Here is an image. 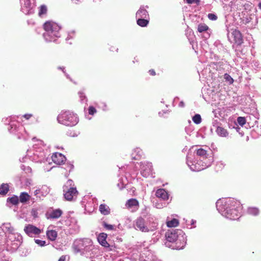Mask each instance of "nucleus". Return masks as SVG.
I'll return each instance as SVG.
<instances>
[{
  "label": "nucleus",
  "instance_id": "nucleus-1",
  "mask_svg": "<svg viewBox=\"0 0 261 261\" xmlns=\"http://www.w3.org/2000/svg\"><path fill=\"white\" fill-rule=\"evenodd\" d=\"M43 29L45 31L43 34L45 40L48 42L52 41L56 42L57 40L56 38L60 37V27L56 22L47 21L44 23Z\"/></svg>",
  "mask_w": 261,
  "mask_h": 261
},
{
  "label": "nucleus",
  "instance_id": "nucleus-2",
  "mask_svg": "<svg viewBox=\"0 0 261 261\" xmlns=\"http://www.w3.org/2000/svg\"><path fill=\"white\" fill-rule=\"evenodd\" d=\"M228 204L229 207L225 210V216L230 220H237L240 217L242 210V205L241 203L234 199H230Z\"/></svg>",
  "mask_w": 261,
  "mask_h": 261
},
{
  "label": "nucleus",
  "instance_id": "nucleus-3",
  "mask_svg": "<svg viewBox=\"0 0 261 261\" xmlns=\"http://www.w3.org/2000/svg\"><path fill=\"white\" fill-rule=\"evenodd\" d=\"M64 196L67 201L75 199L79 194L72 180L69 179L63 186Z\"/></svg>",
  "mask_w": 261,
  "mask_h": 261
},
{
  "label": "nucleus",
  "instance_id": "nucleus-4",
  "mask_svg": "<svg viewBox=\"0 0 261 261\" xmlns=\"http://www.w3.org/2000/svg\"><path fill=\"white\" fill-rule=\"evenodd\" d=\"M57 119L59 123L67 126H73L77 122L76 115L69 111L62 112Z\"/></svg>",
  "mask_w": 261,
  "mask_h": 261
},
{
  "label": "nucleus",
  "instance_id": "nucleus-5",
  "mask_svg": "<svg viewBox=\"0 0 261 261\" xmlns=\"http://www.w3.org/2000/svg\"><path fill=\"white\" fill-rule=\"evenodd\" d=\"M187 164L190 167L191 170L193 171H200L206 168L207 166L206 164H204L202 163V164L201 165V162L199 163H197L195 165L192 164L191 161H190L189 158L187 159Z\"/></svg>",
  "mask_w": 261,
  "mask_h": 261
},
{
  "label": "nucleus",
  "instance_id": "nucleus-6",
  "mask_svg": "<svg viewBox=\"0 0 261 261\" xmlns=\"http://www.w3.org/2000/svg\"><path fill=\"white\" fill-rule=\"evenodd\" d=\"M24 231L30 237H32L33 234H39L41 232V231L39 228L31 224H28L25 226Z\"/></svg>",
  "mask_w": 261,
  "mask_h": 261
},
{
  "label": "nucleus",
  "instance_id": "nucleus-7",
  "mask_svg": "<svg viewBox=\"0 0 261 261\" xmlns=\"http://www.w3.org/2000/svg\"><path fill=\"white\" fill-rule=\"evenodd\" d=\"M51 159L53 162L57 165L63 164L66 161L65 156L62 153L59 152L53 153L51 156Z\"/></svg>",
  "mask_w": 261,
  "mask_h": 261
},
{
  "label": "nucleus",
  "instance_id": "nucleus-8",
  "mask_svg": "<svg viewBox=\"0 0 261 261\" xmlns=\"http://www.w3.org/2000/svg\"><path fill=\"white\" fill-rule=\"evenodd\" d=\"M136 226L142 232H148L149 229L145 224V220L141 217L138 218L136 221Z\"/></svg>",
  "mask_w": 261,
  "mask_h": 261
},
{
  "label": "nucleus",
  "instance_id": "nucleus-9",
  "mask_svg": "<svg viewBox=\"0 0 261 261\" xmlns=\"http://www.w3.org/2000/svg\"><path fill=\"white\" fill-rule=\"evenodd\" d=\"M232 35L233 38V41L238 45H241L243 42V39L242 34L238 30H234L232 32Z\"/></svg>",
  "mask_w": 261,
  "mask_h": 261
},
{
  "label": "nucleus",
  "instance_id": "nucleus-10",
  "mask_svg": "<svg viewBox=\"0 0 261 261\" xmlns=\"http://www.w3.org/2000/svg\"><path fill=\"white\" fill-rule=\"evenodd\" d=\"M107 238V234L105 233H100L97 238L98 242L105 247H109L110 245L107 242L106 239Z\"/></svg>",
  "mask_w": 261,
  "mask_h": 261
},
{
  "label": "nucleus",
  "instance_id": "nucleus-11",
  "mask_svg": "<svg viewBox=\"0 0 261 261\" xmlns=\"http://www.w3.org/2000/svg\"><path fill=\"white\" fill-rule=\"evenodd\" d=\"M166 240L170 242H175L178 238L177 233L175 230L171 231H168L166 233Z\"/></svg>",
  "mask_w": 261,
  "mask_h": 261
},
{
  "label": "nucleus",
  "instance_id": "nucleus-12",
  "mask_svg": "<svg viewBox=\"0 0 261 261\" xmlns=\"http://www.w3.org/2000/svg\"><path fill=\"white\" fill-rule=\"evenodd\" d=\"M155 195L157 197L161 198L164 200H168L169 198L168 193L163 189L157 190L155 193Z\"/></svg>",
  "mask_w": 261,
  "mask_h": 261
},
{
  "label": "nucleus",
  "instance_id": "nucleus-13",
  "mask_svg": "<svg viewBox=\"0 0 261 261\" xmlns=\"http://www.w3.org/2000/svg\"><path fill=\"white\" fill-rule=\"evenodd\" d=\"M63 213L62 210L60 209H56L53 210L48 214V218L57 219L60 217Z\"/></svg>",
  "mask_w": 261,
  "mask_h": 261
},
{
  "label": "nucleus",
  "instance_id": "nucleus-14",
  "mask_svg": "<svg viewBox=\"0 0 261 261\" xmlns=\"http://www.w3.org/2000/svg\"><path fill=\"white\" fill-rule=\"evenodd\" d=\"M125 205L127 208H131L133 207H138L139 206V202L137 199L132 198L127 200Z\"/></svg>",
  "mask_w": 261,
  "mask_h": 261
},
{
  "label": "nucleus",
  "instance_id": "nucleus-15",
  "mask_svg": "<svg viewBox=\"0 0 261 261\" xmlns=\"http://www.w3.org/2000/svg\"><path fill=\"white\" fill-rule=\"evenodd\" d=\"M46 236L49 240L54 241L56 239L58 233L55 230H49L46 231Z\"/></svg>",
  "mask_w": 261,
  "mask_h": 261
},
{
  "label": "nucleus",
  "instance_id": "nucleus-16",
  "mask_svg": "<svg viewBox=\"0 0 261 261\" xmlns=\"http://www.w3.org/2000/svg\"><path fill=\"white\" fill-rule=\"evenodd\" d=\"M99 210L100 212L104 215H108L110 213V208L105 204H101Z\"/></svg>",
  "mask_w": 261,
  "mask_h": 261
},
{
  "label": "nucleus",
  "instance_id": "nucleus-17",
  "mask_svg": "<svg viewBox=\"0 0 261 261\" xmlns=\"http://www.w3.org/2000/svg\"><path fill=\"white\" fill-rule=\"evenodd\" d=\"M136 16L139 18H146L149 16L148 12L144 8H140L136 13Z\"/></svg>",
  "mask_w": 261,
  "mask_h": 261
},
{
  "label": "nucleus",
  "instance_id": "nucleus-18",
  "mask_svg": "<svg viewBox=\"0 0 261 261\" xmlns=\"http://www.w3.org/2000/svg\"><path fill=\"white\" fill-rule=\"evenodd\" d=\"M31 196L26 192H22L19 196V201L21 203H26L30 200Z\"/></svg>",
  "mask_w": 261,
  "mask_h": 261
},
{
  "label": "nucleus",
  "instance_id": "nucleus-19",
  "mask_svg": "<svg viewBox=\"0 0 261 261\" xmlns=\"http://www.w3.org/2000/svg\"><path fill=\"white\" fill-rule=\"evenodd\" d=\"M216 132L221 137H226L228 135L227 130L221 126L217 127Z\"/></svg>",
  "mask_w": 261,
  "mask_h": 261
},
{
  "label": "nucleus",
  "instance_id": "nucleus-20",
  "mask_svg": "<svg viewBox=\"0 0 261 261\" xmlns=\"http://www.w3.org/2000/svg\"><path fill=\"white\" fill-rule=\"evenodd\" d=\"M9 190V185L7 184H3L0 186V194L2 195H5Z\"/></svg>",
  "mask_w": 261,
  "mask_h": 261
},
{
  "label": "nucleus",
  "instance_id": "nucleus-21",
  "mask_svg": "<svg viewBox=\"0 0 261 261\" xmlns=\"http://www.w3.org/2000/svg\"><path fill=\"white\" fill-rule=\"evenodd\" d=\"M47 12V8L45 5H41L39 8L38 15L42 17L43 15L46 14Z\"/></svg>",
  "mask_w": 261,
  "mask_h": 261
},
{
  "label": "nucleus",
  "instance_id": "nucleus-22",
  "mask_svg": "<svg viewBox=\"0 0 261 261\" xmlns=\"http://www.w3.org/2000/svg\"><path fill=\"white\" fill-rule=\"evenodd\" d=\"M142 151L141 149H140L139 148H136L134 150V153H133V154H132V155H133L132 158L134 160H138L140 159V158H141V156L142 155Z\"/></svg>",
  "mask_w": 261,
  "mask_h": 261
},
{
  "label": "nucleus",
  "instance_id": "nucleus-23",
  "mask_svg": "<svg viewBox=\"0 0 261 261\" xmlns=\"http://www.w3.org/2000/svg\"><path fill=\"white\" fill-rule=\"evenodd\" d=\"M196 154L203 159L206 158L207 155V151L200 148L196 150Z\"/></svg>",
  "mask_w": 261,
  "mask_h": 261
},
{
  "label": "nucleus",
  "instance_id": "nucleus-24",
  "mask_svg": "<svg viewBox=\"0 0 261 261\" xmlns=\"http://www.w3.org/2000/svg\"><path fill=\"white\" fill-rule=\"evenodd\" d=\"M166 224L169 227H175L178 225L179 221L177 219L173 218L171 220L167 221Z\"/></svg>",
  "mask_w": 261,
  "mask_h": 261
},
{
  "label": "nucleus",
  "instance_id": "nucleus-25",
  "mask_svg": "<svg viewBox=\"0 0 261 261\" xmlns=\"http://www.w3.org/2000/svg\"><path fill=\"white\" fill-rule=\"evenodd\" d=\"M137 24L140 26V27H146L147 25V24H148L149 23V21L146 19H144V18H139L138 20H137Z\"/></svg>",
  "mask_w": 261,
  "mask_h": 261
},
{
  "label": "nucleus",
  "instance_id": "nucleus-26",
  "mask_svg": "<svg viewBox=\"0 0 261 261\" xmlns=\"http://www.w3.org/2000/svg\"><path fill=\"white\" fill-rule=\"evenodd\" d=\"M209 29V27L204 23H200L198 25L197 30L199 33L205 32Z\"/></svg>",
  "mask_w": 261,
  "mask_h": 261
},
{
  "label": "nucleus",
  "instance_id": "nucleus-27",
  "mask_svg": "<svg viewBox=\"0 0 261 261\" xmlns=\"http://www.w3.org/2000/svg\"><path fill=\"white\" fill-rule=\"evenodd\" d=\"M19 198L18 196L14 195L12 197L8 198V201L13 205H17L19 202Z\"/></svg>",
  "mask_w": 261,
  "mask_h": 261
},
{
  "label": "nucleus",
  "instance_id": "nucleus-28",
  "mask_svg": "<svg viewBox=\"0 0 261 261\" xmlns=\"http://www.w3.org/2000/svg\"><path fill=\"white\" fill-rule=\"evenodd\" d=\"M248 213L250 215L256 216L258 214L259 211L257 208L250 207L248 208Z\"/></svg>",
  "mask_w": 261,
  "mask_h": 261
},
{
  "label": "nucleus",
  "instance_id": "nucleus-29",
  "mask_svg": "<svg viewBox=\"0 0 261 261\" xmlns=\"http://www.w3.org/2000/svg\"><path fill=\"white\" fill-rule=\"evenodd\" d=\"M192 120L194 122L197 124H199L201 122V118L199 114L195 115L193 117Z\"/></svg>",
  "mask_w": 261,
  "mask_h": 261
},
{
  "label": "nucleus",
  "instance_id": "nucleus-30",
  "mask_svg": "<svg viewBox=\"0 0 261 261\" xmlns=\"http://www.w3.org/2000/svg\"><path fill=\"white\" fill-rule=\"evenodd\" d=\"M237 121L241 126H243L246 122V119L244 117H239L237 118Z\"/></svg>",
  "mask_w": 261,
  "mask_h": 261
},
{
  "label": "nucleus",
  "instance_id": "nucleus-31",
  "mask_svg": "<svg viewBox=\"0 0 261 261\" xmlns=\"http://www.w3.org/2000/svg\"><path fill=\"white\" fill-rule=\"evenodd\" d=\"M224 78L225 81L228 82L230 84H232L233 83V79L227 73L224 74Z\"/></svg>",
  "mask_w": 261,
  "mask_h": 261
},
{
  "label": "nucleus",
  "instance_id": "nucleus-32",
  "mask_svg": "<svg viewBox=\"0 0 261 261\" xmlns=\"http://www.w3.org/2000/svg\"><path fill=\"white\" fill-rule=\"evenodd\" d=\"M102 225L103 227L107 230H111L114 229V226L111 224H108L106 222H103Z\"/></svg>",
  "mask_w": 261,
  "mask_h": 261
},
{
  "label": "nucleus",
  "instance_id": "nucleus-33",
  "mask_svg": "<svg viewBox=\"0 0 261 261\" xmlns=\"http://www.w3.org/2000/svg\"><path fill=\"white\" fill-rule=\"evenodd\" d=\"M97 112L96 109L93 106H90L88 109V113L89 115H93Z\"/></svg>",
  "mask_w": 261,
  "mask_h": 261
},
{
  "label": "nucleus",
  "instance_id": "nucleus-34",
  "mask_svg": "<svg viewBox=\"0 0 261 261\" xmlns=\"http://www.w3.org/2000/svg\"><path fill=\"white\" fill-rule=\"evenodd\" d=\"M35 243L40 246H44L45 245L46 242L45 241H42L38 239L35 240Z\"/></svg>",
  "mask_w": 261,
  "mask_h": 261
},
{
  "label": "nucleus",
  "instance_id": "nucleus-35",
  "mask_svg": "<svg viewBox=\"0 0 261 261\" xmlns=\"http://www.w3.org/2000/svg\"><path fill=\"white\" fill-rule=\"evenodd\" d=\"M208 18L212 20H216L217 19V16L213 14V13H210L208 14Z\"/></svg>",
  "mask_w": 261,
  "mask_h": 261
},
{
  "label": "nucleus",
  "instance_id": "nucleus-36",
  "mask_svg": "<svg viewBox=\"0 0 261 261\" xmlns=\"http://www.w3.org/2000/svg\"><path fill=\"white\" fill-rule=\"evenodd\" d=\"M69 257L68 255H62L58 261H68Z\"/></svg>",
  "mask_w": 261,
  "mask_h": 261
},
{
  "label": "nucleus",
  "instance_id": "nucleus-37",
  "mask_svg": "<svg viewBox=\"0 0 261 261\" xmlns=\"http://www.w3.org/2000/svg\"><path fill=\"white\" fill-rule=\"evenodd\" d=\"M200 1V0H186V2L189 4L196 3L198 5H199Z\"/></svg>",
  "mask_w": 261,
  "mask_h": 261
},
{
  "label": "nucleus",
  "instance_id": "nucleus-38",
  "mask_svg": "<svg viewBox=\"0 0 261 261\" xmlns=\"http://www.w3.org/2000/svg\"><path fill=\"white\" fill-rule=\"evenodd\" d=\"M109 49L113 53H117L118 50V48L115 45H111Z\"/></svg>",
  "mask_w": 261,
  "mask_h": 261
},
{
  "label": "nucleus",
  "instance_id": "nucleus-39",
  "mask_svg": "<svg viewBox=\"0 0 261 261\" xmlns=\"http://www.w3.org/2000/svg\"><path fill=\"white\" fill-rule=\"evenodd\" d=\"M23 117L27 120H29L31 117H32V114H27L23 116Z\"/></svg>",
  "mask_w": 261,
  "mask_h": 261
},
{
  "label": "nucleus",
  "instance_id": "nucleus-40",
  "mask_svg": "<svg viewBox=\"0 0 261 261\" xmlns=\"http://www.w3.org/2000/svg\"><path fill=\"white\" fill-rule=\"evenodd\" d=\"M149 73L150 75H151L152 76H154L156 74L155 71H154V69L149 70Z\"/></svg>",
  "mask_w": 261,
  "mask_h": 261
},
{
  "label": "nucleus",
  "instance_id": "nucleus-41",
  "mask_svg": "<svg viewBox=\"0 0 261 261\" xmlns=\"http://www.w3.org/2000/svg\"><path fill=\"white\" fill-rule=\"evenodd\" d=\"M32 215L35 217V218H36L37 217V212L36 210H32Z\"/></svg>",
  "mask_w": 261,
  "mask_h": 261
},
{
  "label": "nucleus",
  "instance_id": "nucleus-42",
  "mask_svg": "<svg viewBox=\"0 0 261 261\" xmlns=\"http://www.w3.org/2000/svg\"><path fill=\"white\" fill-rule=\"evenodd\" d=\"M40 193V189H37L34 191V195L35 196H37L38 194Z\"/></svg>",
  "mask_w": 261,
  "mask_h": 261
},
{
  "label": "nucleus",
  "instance_id": "nucleus-43",
  "mask_svg": "<svg viewBox=\"0 0 261 261\" xmlns=\"http://www.w3.org/2000/svg\"><path fill=\"white\" fill-rule=\"evenodd\" d=\"M180 106H181V107H184V103L183 101H181L180 102Z\"/></svg>",
  "mask_w": 261,
  "mask_h": 261
},
{
  "label": "nucleus",
  "instance_id": "nucleus-44",
  "mask_svg": "<svg viewBox=\"0 0 261 261\" xmlns=\"http://www.w3.org/2000/svg\"><path fill=\"white\" fill-rule=\"evenodd\" d=\"M258 7L261 9V3H259L258 4Z\"/></svg>",
  "mask_w": 261,
  "mask_h": 261
}]
</instances>
